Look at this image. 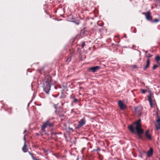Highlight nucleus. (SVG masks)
<instances>
[{"instance_id": "obj_11", "label": "nucleus", "mask_w": 160, "mask_h": 160, "mask_svg": "<svg viewBox=\"0 0 160 160\" xmlns=\"http://www.w3.org/2000/svg\"><path fill=\"white\" fill-rule=\"evenodd\" d=\"M150 64V61L149 60V59L148 58L147 60V63L146 65L143 68V70H146L147 68H148L149 67Z\"/></svg>"}, {"instance_id": "obj_32", "label": "nucleus", "mask_w": 160, "mask_h": 160, "mask_svg": "<svg viewBox=\"0 0 160 160\" xmlns=\"http://www.w3.org/2000/svg\"><path fill=\"white\" fill-rule=\"evenodd\" d=\"M138 122H140L141 121V120L140 119H138V121H137Z\"/></svg>"}, {"instance_id": "obj_27", "label": "nucleus", "mask_w": 160, "mask_h": 160, "mask_svg": "<svg viewBox=\"0 0 160 160\" xmlns=\"http://www.w3.org/2000/svg\"><path fill=\"white\" fill-rule=\"evenodd\" d=\"M156 121L158 122V123H160V118H158V119Z\"/></svg>"}, {"instance_id": "obj_6", "label": "nucleus", "mask_w": 160, "mask_h": 160, "mask_svg": "<svg viewBox=\"0 0 160 160\" xmlns=\"http://www.w3.org/2000/svg\"><path fill=\"white\" fill-rule=\"evenodd\" d=\"M63 110L62 108H58L55 111L56 114L58 115L61 117H62L64 116L63 114L62 113Z\"/></svg>"}, {"instance_id": "obj_8", "label": "nucleus", "mask_w": 160, "mask_h": 160, "mask_svg": "<svg viewBox=\"0 0 160 160\" xmlns=\"http://www.w3.org/2000/svg\"><path fill=\"white\" fill-rule=\"evenodd\" d=\"M118 105L121 109L123 110L127 108L126 106L124 104L123 102L121 100H119L118 102Z\"/></svg>"}, {"instance_id": "obj_22", "label": "nucleus", "mask_w": 160, "mask_h": 160, "mask_svg": "<svg viewBox=\"0 0 160 160\" xmlns=\"http://www.w3.org/2000/svg\"><path fill=\"white\" fill-rule=\"evenodd\" d=\"M138 107H135L134 108L135 111L136 113H138V112H139V111L138 110Z\"/></svg>"}, {"instance_id": "obj_13", "label": "nucleus", "mask_w": 160, "mask_h": 160, "mask_svg": "<svg viewBox=\"0 0 160 160\" xmlns=\"http://www.w3.org/2000/svg\"><path fill=\"white\" fill-rule=\"evenodd\" d=\"M149 130H148L146 131L145 136L149 140H151L152 138L151 135L149 134Z\"/></svg>"}, {"instance_id": "obj_1", "label": "nucleus", "mask_w": 160, "mask_h": 160, "mask_svg": "<svg viewBox=\"0 0 160 160\" xmlns=\"http://www.w3.org/2000/svg\"><path fill=\"white\" fill-rule=\"evenodd\" d=\"M45 82L43 83V90L47 94L49 93L51 88V82L52 78L49 76H47L45 78Z\"/></svg>"}, {"instance_id": "obj_19", "label": "nucleus", "mask_w": 160, "mask_h": 160, "mask_svg": "<svg viewBox=\"0 0 160 160\" xmlns=\"http://www.w3.org/2000/svg\"><path fill=\"white\" fill-rule=\"evenodd\" d=\"M97 149H94L92 151L93 152H98L99 151H100L101 150L100 148L98 147H97Z\"/></svg>"}, {"instance_id": "obj_35", "label": "nucleus", "mask_w": 160, "mask_h": 160, "mask_svg": "<svg viewBox=\"0 0 160 160\" xmlns=\"http://www.w3.org/2000/svg\"><path fill=\"white\" fill-rule=\"evenodd\" d=\"M101 157H102V156H100V159H102V158H101Z\"/></svg>"}, {"instance_id": "obj_17", "label": "nucleus", "mask_w": 160, "mask_h": 160, "mask_svg": "<svg viewBox=\"0 0 160 160\" xmlns=\"http://www.w3.org/2000/svg\"><path fill=\"white\" fill-rule=\"evenodd\" d=\"M87 31L86 30V28H83L81 31V33L83 35H84L86 34V32Z\"/></svg>"}, {"instance_id": "obj_15", "label": "nucleus", "mask_w": 160, "mask_h": 160, "mask_svg": "<svg viewBox=\"0 0 160 160\" xmlns=\"http://www.w3.org/2000/svg\"><path fill=\"white\" fill-rule=\"evenodd\" d=\"M155 60L157 62V63L160 64L159 61H160V56L159 55H157L155 58Z\"/></svg>"}, {"instance_id": "obj_3", "label": "nucleus", "mask_w": 160, "mask_h": 160, "mask_svg": "<svg viewBox=\"0 0 160 160\" xmlns=\"http://www.w3.org/2000/svg\"><path fill=\"white\" fill-rule=\"evenodd\" d=\"M101 68V66H97L90 68L88 69V70L89 72H92L94 73L97 72Z\"/></svg>"}, {"instance_id": "obj_39", "label": "nucleus", "mask_w": 160, "mask_h": 160, "mask_svg": "<svg viewBox=\"0 0 160 160\" xmlns=\"http://www.w3.org/2000/svg\"><path fill=\"white\" fill-rule=\"evenodd\" d=\"M78 24H79V23H77V24H78Z\"/></svg>"}, {"instance_id": "obj_7", "label": "nucleus", "mask_w": 160, "mask_h": 160, "mask_svg": "<svg viewBox=\"0 0 160 160\" xmlns=\"http://www.w3.org/2000/svg\"><path fill=\"white\" fill-rule=\"evenodd\" d=\"M136 132L137 133L138 138L140 139L143 140V139L141 134L143 133V129L136 130Z\"/></svg>"}, {"instance_id": "obj_20", "label": "nucleus", "mask_w": 160, "mask_h": 160, "mask_svg": "<svg viewBox=\"0 0 160 160\" xmlns=\"http://www.w3.org/2000/svg\"><path fill=\"white\" fill-rule=\"evenodd\" d=\"M156 127L157 130L160 129V123H158V124L156 125Z\"/></svg>"}, {"instance_id": "obj_30", "label": "nucleus", "mask_w": 160, "mask_h": 160, "mask_svg": "<svg viewBox=\"0 0 160 160\" xmlns=\"http://www.w3.org/2000/svg\"><path fill=\"white\" fill-rule=\"evenodd\" d=\"M57 133H52L51 134L52 136H53L54 135H55L56 134H57Z\"/></svg>"}, {"instance_id": "obj_5", "label": "nucleus", "mask_w": 160, "mask_h": 160, "mask_svg": "<svg viewBox=\"0 0 160 160\" xmlns=\"http://www.w3.org/2000/svg\"><path fill=\"white\" fill-rule=\"evenodd\" d=\"M143 14H144L146 17V19L148 20H152V17L151 15V13L150 11H148L146 12H143Z\"/></svg>"}, {"instance_id": "obj_25", "label": "nucleus", "mask_w": 160, "mask_h": 160, "mask_svg": "<svg viewBox=\"0 0 160 160\" xmlns=\"http://www.w3.org/2000/svg\"><path fill=\"white\" fill-rule=\"evenodd\" d=\"M85 46V42H83L82 43V48H83V47Z\"/></svg>"}, {"instance_id": "obj_38", "label": "nucleus", "mask_w": 160, "mask_h": 160, "mask_svg": "<svg viewBox=\"0 0 160 160\" xmlns=\"http://www.w3.org/2000/svg\"><path fill=\"white\" fill-rule=\"evenodd\" d=\"M98 153V155H99V153L98 152V153Z\"/></svg>"}, {"instance_id": "obj_14", "label": "nucleus", "mask_w": 160, "mask_h": 160, "mask_svg": "<svg viewBox=\"0 0 160 160\" xmlns=\"http://www.w3.org/2000/svg\"><path fill=\"white\" fill-rule=\"evenodd\" d=\"M128 129L131 131L132 133H134L135 132V130L133 128L132 125H130L128 127Z\"/></svg>"}, {"instance_id": "obj_37", "label": "nucleus", "mask_w": 160, "mask_h": 160, "mask_svg": "<svg viewBox=\"0 0 160 160\" xmlns=\"http://www.w3.org/2000/svg\"><path fill=\"white\" fill-rule=\"evenodd\" d=\"M126 37V35H125V36H124V37Z\"/></svg>"}, {"instance_id": "obj_24", "label": "nucleus", "mask_w": 160, "mask_h": 160, "mask_svg": "<svg viewBox=\"0 0 160 160\" xmlns=\"http://www.w3.org/2000/svg\"><path fill=\"white\" fill-rule=\"evenodd\" d=\"M141 91L142 92V93L144 94L146 92L147 90L146 89H141Z\"/></svg>"}, {"instance_id": "obj_36", "label": "nucleus", "mask_w": 160, "mask_h": 160, "mask_svg": "<svg viewBox=\"0 0 160 160\" xmlns=\"http://www.w3.org/2000/svg\"><path fill=\"white\" fill-rule=\"evenodd\" d=\"M24 140L25 141V137L24 138Z\"/></svg>"}, {"instance_id": "obj_33", "label": "nucleus", "mask_w": 160, "mask_h": 160, "mask_svg": "<svg viewBox=\"0 0 160 160\" xmlns=\"http://www.w3.org/2000/svg\"><path fill=\"white\" fill-rule=\"evenodd\" d=\"M100 31H101L102 30H103V29L102 28H101L99 29Z\"/></svg>"}, {"instance_id": "obj_29", "label": "nucleus", "mask_w": 160, "mask_h": 160, "mask_svg": "<svg viewBox=\"0 0 160 160\" xmlns=\"http://www.w3.org/2000/svg\"><path fill=\"white\" fill-rule=\"evenodd\" d=\"M68 129L69 130H71V131H72V132H73V130L72 128H69Z\"/></svg>"}, {"instance_id": "obj_21", "label": "nucleus", "mask_w": 160, "mask_h": 160, "mask_svg": "<svg viewBox=\"0 0 160 160\" xmlns=\"http://www.w3.org/2000/svg\"><path fill=\"white\" fill-rule=\"evenodd\" d=\"M71 56H70L66 60V62H69L71 60Z\"/></svg>"}, {"instance_id": "obj_2", "label": "nucleus", "mask_w": 160, "mask_h": 160, "mask_svg": "<svg viewBox=\"0 0 160 160\" xmlns=\"http://www.w3.org/2000/svg\"><path fill=\"white\" fill-rule=\"evenodd\" d=\"M54 123L51 122L50 120H48L43 123V124L41 127V130L42 132H44L45 128L48 127H52Z\"/></svg>"}, {"instance_id": "obj_4", "label": "nucleus", "mask_w": 160, "mask_h": 160, "mask_svg": "<svg viewBox=\"0 0 160 160\" xmlns=\"http://www.w3.org/2000/svg\"><path fill=\"white\" fill-rule=\"evenodd\" d=\"M86 124V121L83 119H82L80 120L78 124L77 125V126L76 127V129H79L82 126L85 125Z\"/></svg>"}, {"instance_id": "obj_9", "label": "nucleus", "mask_w": 160, "mask_h": 160, "mask_svg": "<svg viewBox=\"0 0 160 160\" xmlns=\"http://www.w3.org/2000/svg\"><path fill=\"white\" fill-rule=\"evenodd\" d=\"M134 124L136 125L135 129L139 130L142 129L141 128L142 125L140 122H138L137 121L135 122Z\"/></svg>"}, {"instance_id": "obj_10", "label": "nucleus", "mask_w": 160, "mask_h": 160, "mask_svg": "<svg viewBox=\"0 0 160 160\" xmlns=\"http://www.w3.org/2000/svg\"><path fill=\"white\" fill-rule=\"evenodd\" d=\"M148 100L150 103V105L151 107H153L154 104V103L152 99L151 95L148 96Z\"/></svg>"}, {"instance_id": "obj_23", "label": "nucleus", "mask_w": 160, "mask_h": 160, "mask_svg": "<svg viewBox=\"0 0 160 160\" xmlns=\"http://www.w3.org/2000/svg\"><path fill=\"white\" fill-rule=\"evenodd\" d=\"M158 67V66L157 65H154L152 68V69L153 70H155L156 69V68Z\"/></svg>"}, {"instance_id": "obj_26", "label": "nucleus", "mask_w": 160, "mask_h": 160, "mask_svg": "<svg viewBox=\"0 0 160 160\" xmlns=\"http://www.w3.org/2000/svg\"><path fill=\"white\" fill-rule=\"evenodd\" d=\"M152 55L151 54H150V53L148 54V55H147V56L148 57V58L149 59L150 58L152 57Z\"/></svg>"}, {"instance_id": "obj_18", "label": "nucleus", "mask_w": 160, "mask_h": 160, "mask_svg": "<svg viewBox=\"0 0 160 160\" xmlns=\"http://www.w3.org/2000/svg\"><path fill=\"white\" fill-rule=\"evenodd\" d=\"M160 21V20L158 19V18H155L152 21V22L153 23H157L159 22Z\"/></svg>"}, {"instance_id": "obj_28", "label": "nucleus", "mask_w": 160, "mask_h": 160, "mask_svg": "<svg viewBox=\"0 0 160 160\" xmlns=\"http://www.w3.org/2000/svg\"><path fill=\"white\" fill-rule=\"evenodd\" d=\"M58 104H55L54 105V108L56 110L58 106Z\"/></svg>"}, {"instance_id": "obj_12", "label": "nucleus", "mask_w": 160, "mask_h": 160, "mask_svg": "<svg viewBox=\"0 0 160 160\" xmlns=\"http://www.w3.org/2000/svg\"><path fill=\"white\" fill-rule=\"evenodd\" d=\"M153 152V149L152 148H150L149 150L148 151L147 155L148 157H150L152 155Z\"/></svg>"}, {"instance_id": "obj_31", "label": "nucleus", "mask_w": 160, "mask_h": 160, "mask_svg": "<svg viewBox=\"0 0 160 160\" xmlns=\"http://www.w3.org/2000/svg\"><path fill=\"white\" fill-rule=\"evenodd\" d=\"M74 102H77L78 101V100L77 99L75 98L74 100Z\"/></svg>"}, {"instance_id": "obj_34", "label": "nucleus", "mask_w": 160, "mask_h": 160, "mask_svg": "<svg viewBox=\"0 0 160 160\" xmlns=\"http://www.w3.org/2000/svg\"><path fill=\"white\" fill-rule=\"evenodd\" d=\"M154 1L156 2L158 1H159L160 0H154Z\"/></svg>"}, {"instance_id": "obj_16", "label": "nucleus", "mask_w": 160, "mask_h": 160, "mask_svg": "<svg viewBox=\"0 0 160 160\" xmlns=\"http://www.w3.org/2000/svg\"><path fill=\"white\" fill-rule=\"evenodd\" d=\"M22 150L24 152H26L28 151V149L27 148V145L25 142L24 145L22 148Z\"/></svg>"}]
</instances>
